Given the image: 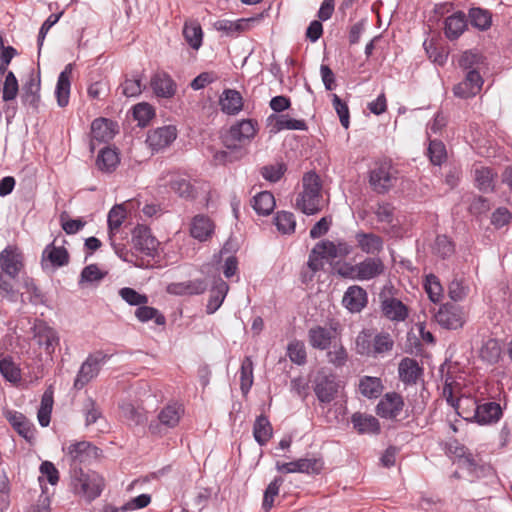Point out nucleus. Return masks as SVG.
<instances>
[{"label": "nucleus", "mask_w": 512, "mask_h": 512, "mask_svg": "<svg viewBox=\"0 0 512 512\" xmlns=\"http://www.w3.org/2000/svg\"><path fill=\"white\" fill-rule=\"evenodd\" d=\"M253 435L256 442L261 446L265 445L270 440L272 436V426L265 416L260 415L256 418L253 427Z\"/></svg>", "instance_id": "43"}, {"label": "nucleus", "mask_w": 512, "mask_h": 512, "mask_svg": "<svg viewBox=\"0 0 512 512\" xmlns=\"http://www.w3.org/2000/svg\"><path fill=\"white\" fill-rule=\"evenodd\" d=\"M171 189L180 197L185 199H194L197 195V190L191 182L184 177H176L170 183Z\"/></svg>", "instance_id": "47"}, {"label": "nucleus", "mask_w": 512, "mask_h": 512, "mask_svg": "<svg viewBox=\"0 0 512 512\" xmlns=\"http://www.w3.org/2000/svg\"><path fill=\"white\" fill-rule=\"evenodd\" d=\"M133 115L139 125L145 126L154 116V109L148 103H138L134 106Z\"/></svg>", "instance_id": "64"}, {"label": "nucleus", "mask_w": 512, "mask_h": 512, "mask_svg": "<svg viewBox=\"0 0 512 512\" xmlns=\"http://www.w3.org/2000/svg\"><path fill=\"white\" fill-rule=\"evenodd\" d=\"M274 131L278 132L281 130H306L307 125L304 120H298L290 118L288 115H278L275 117Z\"/></svg>", "instance_id": "48"}, {"label": "nucleus", "mask_w": 512, "mask_h": 512, "mask_svg": "<svg viewBox=\"0 0 512 512\" xmlns=\"http://www.w3.org/2000/svg\"><path fill=\"white\" fill-rule=\"evenodd\" d=\"M119 162L118 153L114 149L106 147L100 150L96 159V166L102 172L110 173L116 169Z\"/></svg>", "instance_id": "37"}, {"label": "nucleus", "mask_w": 512, "mask_h": 512, "mask_svg": "<svg viewBox=\"0 0 512 512\" xmlns=\"http://www.w3.org/2000/svg\"><path fill=\"white\" fill-rule=\"evenodd\" d=\"M53 406V397L51 393L45 392L41 399V406L38 410L37 418L42 427H47L50 423V415Z\"/></svg>", "instance_id": "57"}, {"label": "nucleus", "mask_w": 512, "mask_h": 512, "mask_svg": "<svg viewBox=\"0 0 512 512\" xmlns=\"http://www.w3.org/2000/svg\"><path fill=\"white\" fill-rule=\"evenodd\" d=\"M403 397L396 392L386 393L376 406L378 416L388 420H397L404 409Z\"/></svg>", "instance_id": "12"}, {"label": "nucleus", "mask_w": 512, "mask_h": 512, "mask_svg": "<svg viewBox=\"0 0 512 512\" xmlns=\"http://www.w3.org/2000/svg\"><path fill=\"white\" fill-rule=\"evenodd\" d=\"M383 315L394 322L404 321L408 317V308L399 299L385 297L381 301Z\"/></svg>", "instance_id": "21"}, {"label": "nucleus", "mask_w": 512, "mask_h": 512, "mask_svg": "<svg viewBox=\"0 0 512 512\" xmlns=\"http://www.w3.org/2000/svg\"><path fill=\"white\" fill-rule=\"evenodd\" d=\"M228 291L229 285L221 277L214 278L206 305L207 314H214L221 307Z\"/></svg>", "instance_id": "18"}, {"label": "nucleus", "mask_w": 512, "mask_h": 512, "mask_svg": "<svg viewBox=\"0 0 512 512\" xmlns=\"http://www.w3.org/2000/svg\"><path fill=\"white\" fill-rule=\"evenodd\" d=\"M121 93L126 97H137L141 94L143 85L140 75H134L133 78H126L120 85Z\"/></svg>", "instance_id": "56"}, {"label": "nucleus", "mask_w": 512, "mask_h": 512, "mask_svg": "<svg viewBox=\"0 0 512 512\" xmlns=\"http://www.w3.org/2000/svg\"><path fill=\"white\" fill-rule=\"evenodd\" d=\"M378 222L386 224L390 228H394L399 224L395 216V207L388 202L378 203L373 210Z\"/></svg>", "instance_id": "41"}, {"label": "nucleus", "mask_w": 512, "mask_h": 512, "mask_svg": "<svg viewBox=\"0 0 512 512\" xmlns=\"http://www.w3.org/2000/svg\"><path fill=\"white\" fill-rule=\"evenodd\" d=\"M483 85V79L477 70L467 72L465 79L454 86L453 92L456 97L470 98L477 95Z\"/></svg>", "instance_id": "15"}, {"label": "nucleus", "mask_w": 512, "mask_h": 512, "mask_svg": "<svg viewBox=\"0 0 512 512\" xmlns=\"http://www.w3.org/2000/svg\"><path fill=\"white\" fill-rule=\"evenodd\" d=\"M258 123L252 119H244L232 125L224 136L223 142L227 149L236 150L250 142L256 135Z\"/></svg>", "instance_id": "5"}, {"label": "nucleus", "mask_w": 512, "mask_h": 512, "mask_svg": "<svg viewBox=\"0 0 512 512\" xmlns=\"http://www.w3.org/2000/svg\"><path fill=\"white\" fill-rule=\"evenodd\" d=\"M351 422L358 433H378L380 430L379 421L372 415L354 413Z\"/></svg>", "instance_id": "33"}, {"label": "nucleus", "mask_w": 512, "mask_h": 512, "mask_svg": "<svg viewBox=\"0 0 512 512\" xmlns=\"http://www.w3.org/2000/svg\"><path fill=\"white\" fill-rule=\"evenodd\" d=\"M368 302L367 292L360 286H350L342 299L343 305L352 313L360 312Z\"/></svg>", "instance_id": "20"}, {"label": "nucleus", "mask_w": 512, "mask_h": 512, "mask_svg": "<svg viewBox=\"0 0 512 512\" xmlns=\"http://www.w3.org/2000/svg\"><path fill=\"white\" fill-rule=\"evenodd\" d=\"M428 156L434 165H441L447 157L446 148L443 142L431 140L428 147Z\"/></svg>", "instance_id": "62"}, {"label": "nucleus", "mask_w": 512, "mask_h": 512, "mask_svg": "<svg viewBox=\"0 0 512 512\" xmlns=\"http://www.w3.org/2000/svg\"><path fill=\"white\" fill-rule=\"evenodd\" d=\"M469 19L471 24L480 30H486L491 25V15L489 11L482 8L470 9Z\"/></svg>", "instance_id": "53"}, {"label": "nucleus", "mask_w": 512, "mask_h": 512, "mask_svg": "<svg viewBox=\"0 0 512 512\" xmlns=\"http://www.w3.org/2000/svg\"><path fill=\"white\" fill-rule=\"evenodd\" d=\"M151 88L158 97L170 98L175 94V84L166 73H156L150 81Z\"/></svg>", "instance_id": "28"}, {"label": "nucleus", "mask_w": 512, "mask_h": 512, "mask_svg": "<svg viewBox=\"0 0 512 512\" xmlns=\"http://www.w3.org/2000/svg\"><path fill=\"white\" fill-rule=\"evenodd\" d=\"M8 420L9 423L20 436H22L28 441L34 438L35 428L33 424L22 413H10Z\"/></svg>", "instance_id": "36"}, {"label": "nucleus", "mask_w": 512, "mask_h": 512, "mask_svg": "<svg viewBox=\"0 0 512 512\" xmlns=\"http://www.w3.org/2000/svg\"><path fill=\"white\" fill-rule=\"evenodd\" d=\"M324 206L322 183L315 172H307L302 179V191L295 199V207L306 215L319 213Z\"/></svg>", "instance_id": "1"}, {"label": "nucleus", "mask_w": 512, "mask_h": 512, "mask_svg": "<svg viewBox=\"0 0 512 512\" xmlns=\"http://www.w3.org/2000/svg\"><path fill=\"white\" fill-rule=\"evenodd\" d=\"M0 374L3 378L13 384L21 380V369L14 363L11 357L0 359Z\"/></svg>", "instance_id": "45"}, {"label": "nucleus", "mask_w": 512, "mask_h": 512, "mask_svg": "<svg viewBox=\"0 0 512 512\" xmlns=\"http://www.w3.org/2000/svg\"><path fill=\"white\" fill-rule=\"evenodd\" d=\"M40 88V76L31 74L22 87L21 101L23 105L36 111L40 104Z\"/></svg>", "instance_id": "17"}, {"label": "nucleus", "mask_w": 512, "mask_h": 512, "mask_svg": "<svg viewBox=\"0 0 512 512\" xmlns=\"http://www.w3.org/2000/svg\"><path fill=\"white\" fill-rule=\"evenodd\" d=\"M424 287L429 299L432 302L437 303L441 300L443 289L439 279L435 275L430 274L426 276Z\"/></svg>", "instance_id": "59"}, {"label": "nucleus", "mask_w": 512, "mask_h": 512, "mask_svg": "<svg viewBox=\"0 0 512 512\" xmlns=\"http://www.w3.org/2000/svg\"><path fill=\"white\" fill-rule=\"evenodd\" d=\"M476 186L482 192H492L495 188L497 173L489 167H477L474 170Z\"/></svg>", "instance_id": "35"}, {"label": "nucleus", "mask_w": 512, "mask_h": 512, "mask_svg": "<svg viewBox=\"0 0 512 512\" xmlns=\"http://www.w3.org/2000/svg\"><path fill=\"white\" fill-rule=\"evenodd\" d=\"M284 479L282 477H275L272 482L267 486L264 497L262 507L265 511H269L274 505V499L279 494V489L283 484Z\"/></svg>", "instance_id": "54"}, {"label": "nucleus", "mask_w": 512, "mask_h": 512, "mask_svg": "<svg viewBox=\"0 0 512 512\" xmlns=\"http://www.w3.org/2000/svg\"><path fill=\"white\" fill-rule=\"evenodd\" d=\"M73 70V65L69 63L65 66L64 70L59 74L55 94L57 102L60 107H65L69 102L70 94V76Z\"/></svg>", "instance_id": "27"}, {"label": "nucleus", "mask_w": 512, "mask_h": 512, "mask_svg": "<svg viewBox=\"0 0 512 512\" xmlns=\"http://www.w3.org/2000/svg\"><path fill=\"white\" fill-rule=\"evenodd\" d=\"M359 392L366 398L373 399L380 396L383 390L382 381L378 377L363 376L359 380Z\"/></svg>", "instance_id": "38"}, {"label": "nucleus", "mask_w": 512, "mask_h": 512, "mask_svg": "<svg viewBox=\"0 0 512 512\" xmlns=\"http://www.w3.org/2000/svg\"><path fill=\"white\" fill-rule=\"evenodd\" d=\"M33 338L40 347H43L49 355L54 353L59 345V336L57 331L42 320H36L33 327Z\"/></svg>", "instance_id": "11"}, {"label": "nucleus", "mask_w": 512, "mask_h": 512, "mask_svg": "<svg viewBox=\"0 0 512 512\" xmlns=\"http://www.w3.org/2000/svg\"><path fill=\"white\" fill-rule=\"evenodd\" d=\"M183 413L182 405L178 403L168 404L161 409L157 419L150 422L148 429L154 435H162L167 429L178 425Z\"/></svg>", "instance_id": "8"}, {"label": "nucleus", "mask_w": 512, "mask_h": 512, "mask_svg": "<svg viewBox=\"0 0 512 512\" xmlns=\"http://www.w3.org/2000/svg\"><path fill=\"white\" fill-rule=\"evenodd\" d=\"M219 105L223 113L236 115L243 108L242 95L237 90L225 89L220 96Z\"/></svg>", "instance_id": "23"}, {"label": "nucleus", "mask_w": 512, "mask_h": 512, "mask_svg": "<svg viewBox=\"0 0 512 512\" xmlns=\"http://www.w3.org/2000/svg\"><path fill=\"white\" fill-rule=\"evenodd\" d=\"M399 377L406 384L415 383L419 377L420 368L416 360L404 358L401 360L398 368Z\"/></svg>", "instance_id": "39"}, {"label": "nucleus", "mask_w": 512, "mask_h": 512, "mask_svg": "<svg viewBox=\"0 0 512 512\" xmlns=\"http://www.w3.org/2000/svg\"><path fill=\"white\" fill-rule=\"evenodd\" d=\"M65 459L72 468L81 464H91L98 459L101 450L88 441L70 442L62 447Z\"/></svg>", "instance_id": "4"}, {"label": "nucleus", "mask_w": 512, "mask_h": 512, "mask_svg": "<svg viewBox=\"0 0 512 512\" xmlns=\"http://www.w3.org/2000/svg\"><path fill=\"white\" fill-rule=\"evenodd\" d=\"M333 338V331L329 328L316 326L308 331V340L313 348L326 350Z\"/></svg>", "instance_id": "30"}, {"label": "nucleus", "mask_w": 512, "mask_h": 512, "mask_svg": "<svg viewBox=\"0 0 512 512\" xmlns=\"http://www.w3.org/2000/svg\"><path fill=\"white\" fill-rule=\"evenodd\" d=\"M213 230L214 225L208 217L197 215L191 223L190 234L199 241H206L212 235Z\"/></svg>", "instance_id": "31"}, {"label": "nucleus", "mask_w": 512, "mask_h": 512, "mask_svg": "<svg viewBox=\"0 0 512 512\" xmlns=\"http://www.w3.org/2000/svg\"><path fill=\"white\" fill-rule=\"evenodd\" d=\"M275 225L283 234L293 233L296 226V220L293 213L288 211H279L277 212L274 218Z\"/></svg>", "instance_id": "50"}, {"label": "nucleus", "mask_w": 512, "mask_h": 512, "mask_svg": "<svg viewBox=\"0 0 512 512\" xmlns=\"http://www.w3.org/2000/svg\"><path fill=\"white\" fill-rule=\"evenodd\" d=\"M71 488L75 495L92 502L98 498L105 487V480L96 471L72 468L70 471Z\"/></svg>", "instance_id": "2"}, {"label": "nucleus", "mask_w": 512, "mask_h": 512, "mask_svg": "<svg viewBox=\"0 0 512 512\" xmlns=\"http://www.w3.org/2000/svg\"><path fill=\"white\" fill-rule=\"evenodd\" d=\"M253 208L259 215L267 216L275 208V199L271 192L263 191L253 198Z\"/></svg>", "instance_id": "44"}, {"label": "nucleus", "mask_w": 512, "mask_h": 512, "mask_svg": "<svg viewBox=\"0 0 512 512\" xmlns=\"http://www.w3.org/2000/svg\"><path fill=\"white\" fill-rule=\"evenodd\" d=\"M2 271L11 278L17 277L22 268L21 256L16 251L6 248L0 253Z\"/></svg>", "instance_id": "24"}, {"label": "nucleus", "mask_w": 512, "mask_h": 512, "mask_svg": "<svg viewBox=\"0 0 512 512\" xmlns=\"http://www.w3.org/2000/svg\"><path fill=\"white\" fill-rule=\"evenodd\" d=\"M339 382L332 374H318L314 381V393L317 399L324 404L331 403L337 396Z\"/></svg>", "instance_id": "13"}, {"label": "nucleus", "mask_w": 512, "mask_h": 512, "mask_svg": "<svg viewBox=\"0 0 512 512\" xmlns=\"http://www.w3.org/2000/svg\"><path fill=\"white\" fill-rule=\"evenodd\" d=\"M115 135V124L105 118L95 119L91 124L92 141L108 142Z\"/></svg>", "instance_id": "26"}, {"label": "nucleus", "mask_w": 512, "mask_h": 512, "mask_svg": "<svg viewBox=\"0 0 512 512\" xmlns=\"http://www.w3.org/2000/svg\"><path fill=\"white\" fill-rule=\"evenodd\" d=\"M109 358L110 356L103 353L102 351H97L90 354L80 366V369L74 380V388L80 390L92 379L97 377L101 367L107 362Z\"/></svg>", "instance_id": "6"}, {"label": "nucleus", "mask_w": 512, "mask_h": 512, "mask_svg": "<svg viewBox=\"0 0 512 512\" xmlns=\"http://www.w3.org/2000/svg\"><path fill=\"white\" fill-rule=\"evenodd\" d=\"M255 21V18H241L237 20L222 19L215 23V28L225 32L227 35L233 36L250 29L251 24Z\"/></svg>", "instance_id": "29"}, {"label": "nucleus", "mask_w": 512, "mask_h": 512, "mask_svg": "<svg viewBox=\"0 0 512 512\" xmlns=\"http://www.w3.org/2000/svg\"><path fill=\"white\" fill-rule=\"evenodd\" d=\"M501 406L496 402H487L476 406L474 417L479 424L486 425L499 421Z\"/></svg>", "instance_id": "22"}, {"label": "nucleus", "mask_w": 512, "mask_h": 512, "mask_svg": "<svg viewBox=\"0 0 512 512\" xmlns=\"http://www.w3.org/2000/svg\"><path fill=\"white\" fill-rule=\"evenodd\" d=\"M287 356L291 362L297 365H303L306 363L307 354L306 348L302 341L293 340L287 346Z\"/></svg>", "instance_id": "52"}, {"label": "nucleus", "mask_w": 512, "mask_h": 512, "mask_svg": "<svg viewBox=\"0 0 512 512\" xmlns=\"http://www.w3.org/2000/svg\"><path fill=\"white\" fill-rule=\"evenodd\" d=\"M176 137V127L167 125L150 131L146 141L152 150L158 151L169 146Z\"/></svg>", "instance_id": "16"}, {"label": "nucleus", "mask_w": 512, "mask_h": 512, "mask_svg": "<svg viewBox=\"0 0 512 512\" xmlns=\"http://www.w3.org/2000/svg\"><path fill=\"white\" fill-rule=\"evenodd\" d=\"M355 344L358 354L378 358L393 349L394 340L388 332L374 333L371 330H363L358 334Z\"/></svg>", "instance_id": "3"}, {"label": "nucleus", "mask_w": 512, "mask_h": 512, "mask_svg": "<svg viewBox=\"0 0 512 512\" xmlns=\"http://www.w3.org/2000/svg\"><path fill=\"white\" fill-rule=\"evenodd\" d=\"M135 316L140 322H148L154 320L157 325H164L166 320L165 317L156 308L141 305L135 311Z\"/></svg>", "instance_id": "49"}, {"label": "nucleus", "mask_w": 512, "mask_h": 512, "mask_svg": "<svg viewBox=\"0 0 512 512\" xmlns=\"http://www.w3.org/2000/svg\"><path fill=\"white\" fill-rule=\"evenodd\" d=\"M434 318L441 327L453 330L461 328L466 321L463 308L452 303L440 306Z\"/></svg>", "instance_id": "9"}, {"label": "nucleus", "mask_w": 512, "mask_h": 512, "mask_svg": "<svg viewBox=\"0 0 512 512\" xmlns=\"http://www.w3.org/2000/svg\"><path fill=\"white\" fill-rule=\"evenodd\" d=\"M357 247L368 255H378L383 251V239L374 233L358 231L355 234Z\"/></svg>", "instance_id": "19"}, {"label": "nucleus", "mask_w": 512, "mask_h": 512, "mask_svg": "<svg viewBox=\"0 0 512 512\" xmlns=\"http://www.w3.org/2000/svg\"><path fill=\"white\" fill-rule=\"evenodd\" d=\"M120 408L123 417L134 425L142 424L145 421L143 409L137 408L131 403H123Z\"/></svg>", "instance_id": "60"}, {"label": "nucleus", "mask_w": 512, "mask_h": 512, "mask_svg": "<svg viewBox=\"0 0 512 512\" xmlns=\"http://www.w3.org/2000/svg\"><path fill=\"white\" fill-rule=\"evenodd\" d=\"M133 248L147 258H154L159 242L146 226H137L132 235Z\"/></svg>", "instance_id": "10"}, {"label": "nucleus", "mask_w": 512, "mask_h": 512, "mask_svg": "<svg viewBox=\"0 0 512 512\" xmlns=\"http://www.w3.org/2000/svg\"><path fill=\"white\" fill-rule=\"evenodd\" d=\"M110 244L113 247L115 253L121 258L123 261L128 263H133L136 267L139 268H148L152 267V263L150 259H145L144 257L138 258L134 253L129 252L125 246L121 244H116L114 238L110 240Z\"/></svg>", "instance_id": "42"}, {"label": "nucleus", "mask_w": 512, "mask_h": 512, "mask_svg": "<svg viewBox=\"0 0 512 512\" xmlns=\"http://www.w3.org/2000/svg\"><path fill=\"white\" fill-rule=\"evenodd\" d=\"M119 296L131 306H141L148 303V297L133 288L123 287L119 290Z\"/></svg>", "instance_id": "58"}, {"label": "nucleus", "mask_w": 512, "mask_h": 512, "mask_svg": "<svg viewBox=\"0 0 512 512\" xmlns=\"http://www.w3.org/2000/svg\"><path fill=\"white\" fill-rule=\"evenodd\" d=\"M183 35L193 49L198 50L201 47L203 33L199 23L186 22L183 28Z\"/></svg>", "instance_id": "46"}, {"label": "nucleus", "mask_w": 512, "mask_h": 512, "mask_svg": "<svg viewBox=\"0 0 512 512\" xmlns=\"http://www.w3.org/2000/svg\"><path fill=\"white\" fill-rule=\"evenodd\" d=\"M19 92L18 80L12 71L6 73L3 84L2 99L5 102L14 100Z\"/></svg>", "instance_id": "55"}, {"label": "nucleus", "mask_w": 512, "mask_h": 512, "mask_svg": "<svg viewBox=\"0 0 512 512\" xmlns=\"http://www.w3.org/2000/svg\"><path fill=\"white\" fill-rule=\"evenodd\" d=\"M126 218V210L123 204H117L108 213L109 240H112L119 232L121 225Z\"/></svg>", "instance_id": "40"}, {"label": "nucleus", "mask_w": 512, "mask_h": 512, "mask_svg": "<svg viewBox=\"0 0 512 512\" xmlns=\"http://www.w3.org/2000/svg\"><path fill=\"white\" fill-rule=\"evenodd\" d=\"M433 252L445 259L454 253V245L446 235H438L433 245Z\"/></svg>", "instance_id": "61"}, {"label": "nucleus", "mask_w": 512, "mask_h": 512, "mask_svg": "<svg viewBox=\"0 0 512 512\" xmlns=\"http://www.w3.org/2000/svg\"><path fill=\"white\" fill-rule=\"evenodd\" d=\"M356 280L367 281L384 273L385 265L379 257H367L349 268Z\"/></svg>", "instance_id": "14"}, {"label": "nucleus", "mask_w": 512, "mask_h": 512, "mask_svg": "<svg viewBox=\"0 0 512 512\" xmlns=\"http://www.w3.org/2000/svg\"><path fill=\"white\" fill-rule=\"evenodd\" d=\"M253 384V362L250 357H245L240 368V387L241 391L246 394L249 392Z\"/></svg>", "instance_id": "51"}, {"label": "nucleus", "mask_w": 512, "mask_h": 512, "mask_svg": "<svg viewBox=\"0 0 512 512\" xmlns=\"http://www.w3.org/2000/svg\"><path fill=\"white\" fill-rule=\"evenodd\" d=\"M207 283L203 279H194L168 286V292L176 295H199L205 292Z\"/></svg>", "instance_id": "25"}, {"label": "nucleus", "mask_w": 512, "mask_h": 512, "mask_svg": "<svg viewBox=\"0 0 512 512\" xmlns=\"http://www.w3.org/2000/svg\"><path fill=\"white\" fill-rule=\"evenodd\" d=\"M467 25L463 12H456L445 20L444 32L448 39H457L465 30Z\"/></svg>", "instance_id": "32"}, {"label": "nucleus", "mask_w": 512, "mask_h": 512, "mask_svg": "<svg viewBox=\"0 0 512 512\" xmlns=\"http://www.w3.org/2000/svg\"><path fill=\"white\" fill-rule=\"evenodd\" d=\"M50 262L54 267H61L69 262V255L64 247H57L54 243L49 244L43 250L42 263Z\"/></svg>", "instance_id": "34"}, {"label": "nucleus", "mask_w": 512, "mask_h": 512, "mask_svg": "<svg viewBox=\"0 0 512 512\" xmlns=\"http://www.w3.org/2000/svg\"><path fill=\"white\" fill-rule=\"evenodd\" d=\"M501 349L496 340H488L480 350V356L488 363H496L500 358Z\"/></svg>", "instance_id": "63"}, {"label": "nucleus", "mask_w": 512, "mask_h": 512, "mask_svg": "<svg viewBox=\"0 0 512 512\" xmlns=\"http://www.w3.org/2000/svg\"><path fill=\"white\" fill-rule=\"evenodd\" d=\"M397 173L390 163H380L370 171L369 184L376 193L385 194L394 187Z\"/></svg>", "instance_id": "7"}]
</instances>
